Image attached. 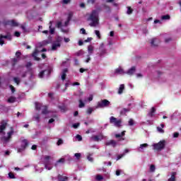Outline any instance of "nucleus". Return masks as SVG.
I'll list each match as a JSON object with an SVG mask.
<instances>
[{
	"label": "nucleus",
	"instance_id": "f257e3e1",
	"mask_svg": "<svg viewBox=\"0 0 181 181\" xmlns=\"http://www.w3.org/2000/svg\"><path fill=\"white\" fill-rule=\"evenodd\" d=\"M101 12V8L98 7L97 9L93 10L88 18V21H90L89 26L91 28H95L100 23L99 15Z\"/></svg>",
	"mask_w": 181,
	"mask_h": 181
},
{
	"label": "nucleus",
	"instance_id": "f03ea898",
	"mask_svg": "<svg viewBox=\"0 0 181 181\" xmlns=\"http://www.w3.org/2000/svg\"><path fill=\"white\" fill-rule=\"evenodd\" d=\"M43 164L45 165V169L47 170H52V169H53V166H52V162L50 161V156H45Z\"/></svg>",
	"mask_w": 181,
	"mask_h": 181
},
{
	"label": "nucleus",
	"instance_id": "7ed1b4c3",
	"mask_svg": "<svg viewBox=\"0 0 181 181\" xmlns=\"http://www.w3.org/2000/svg\"><path fill=\"white\" fill-rule=\"evenodd\" d=\"M153 146V149L156 151H162V149H165V146H166V141L165 140H162L157 144H154Z\"/></svg>",
	"mask_w": 181,
	"mask_h": 181
},
{
	"label": "nucleus",
	"instance_id": "20e7f679",
	"mask_svg": "<svg viewBox=\"0 0 181 181\" xmlns=\"http://www.w3.org/2000/svg\"><path fill=\"white\" fill-rule=\"evenodd\" d=\"M110 104H111V102H110L108 100H102L98 103L96 108H105L107 107H110Z\"/></svg>",
	"mask_w": 181,
	"mask_h": 181
},
{
	"label": "nucleus",
	"instance_id": "39448f33",
	"mask_svg": "<svg viewBox=\"0 0 181 181\" xmlns=\"http://www.w3.org/2000/svg\"><path fill=\"white\" fill-rule=\"evenodd\" d=\"M110 124H114L115 127H117V128H119V127H121V124H122V120L117 119L116 117L112 116L110 117Z\"/></svg>",
	"mask_w": 181,
	"mask_h": 181
},
{
	"label": "nucleus",
	"instance_id": "423d86ee",
	"mask_svg": "<svg viewBox=\"0 0 181 181\" xmlns=\"http://www.w3.org/2000/svg\"><path fill=\"white\" fill-rule=\"evenodd\" d=\"M4 26H12L13 28L18 26L19 24L15 20H8L3 22Z\"/></svg>",
	"mask_w": 181,
	"mask_h": 181
},
{
	"label": "nucleus",
	"instance_id": "0eeeda50",
	"mask_svg": "<svg viewBox=\"0 0 181 181\" xmlns=\"http://www.w3.org/2000/svg\"><path fill=\"white\" fill-rule=\"evenodd\" d=\"M103 139H104V136L103 134L99 135H93L90 137V141H92V142H100V141H103Z\"/></svg>",
	"mask_w": 181,
	"mask_h": 181
},
{
	"label": "nucleus",
	"instance_id": "6e6552de",
	"mask_svg": "<svg viewBox=\"0 0 181 181\" xmlns=\"http://www.w3.org/2000/svg\"><path fill=\"white\" fill-rule=\"evenodd\" d=\"M29 146V141H28L26 139H24L22 141L21 144V148L18 149V152L21 153V152H23L26 148Z\"/></svg>",
	"mask_w": 181,
	"mask_h": 181
},
{
	"label": "nucleus",
	"instance_id": "1a4fd4ad",
	"mask_svg": "<svg viewBox=\"0 0 181 181\" xmlns=\"http://www.w3.org/2000/svg\"><path fill=\"white\" fill-rule=\"evenodd\" d=\"M13 134V131H11L8 132V136H3L1 138V141H3V142H4L5 144L9 142L11 138H12V135Z\"/></svg>",
	"mask_w": 181,
	"mask_h": 181
},
{
	"label": "nucleus",
	"instance_id": "9d476101",
	"mask_svg": "<svg viewBox=\"0 0 181 181\" xmlns=\"http://www.w3.org/2000/svg\"><path fill=\"white\" fill-rule=\"evenodd\" d=\"M6 125H8V123L5 122V121H1V125H0V134L5 135V133L4 131L6 129Z\"/></svg>",
	"mask_w": 181,
	"mask_h": 181
},
{
	"label": "nucleus",
	"instance_id": "9b49d317",
	"mask_svg": "<svg viewBox=\"0 0 181 181\" xmlns=\"http://www.w3.org/2000/svg\"><path fill=\"white\" fill-rule=\"evenodd\" d=\"M61 46L62 44H60V41H59V40H57L54 42L52 43V50H57V48L60 47Z\"/></svg>",
	"mask_w": 181,
	"mask_h": 181
},
{
	"label": "nucleus",
	"instance_id": "f8f14e48",
	"mask_svg": "<svg viewBox=\"0 0 181 181\" xmlns=\"http://www.w3.org/2000/svg\"><path fill=\"white\" fill-rule=\"evenodd\" d=\"M37 54H39V51L37 49H35L33 52L32 56L34 57V60H36V62H40V58L37 57Z\"/></svg>",
	"mask_w": 181,
	"mask_h": 181
},
{
	"label": "nucleus",
	"instance_id": "ddd939ff",
	"mask_svg": "<svg viewBox=\"0 0 181 181\" xmlns=\"http://www.w3.org/2000/svg\"><path fill=\"white\" fill-rule=\"evenodd\" d=\"M155 112H156V108L155 107H153L151 108L150 111L148 113V116L150 117V118H152L155 117Z\"/></svg>",
	"mask_w": 181,
	"mask_h": 181
},
{
	"label": "nucleus",
	"instance_id": "4468645a",
	"mask_svg": "<svg viewBox=\"0 0 181 181\" xmlns=\"http://www.w3.org/2000/svg\"><path fill=\"white\" fill-rule=\"evenodd\" d=\"M105 145L106 146H113V148H115V146H117V141H115V140H110V141H106Z\"/></svg>",
	"mask_w": 181,
	"mask_h": 181
},
{
	"label": "nucleus",
	"instance_id": "2eb2a0df",
	"mask_svg": "<svg viewBox=\"0 0 181 181\" xmlns=\"http://www.w3.org/2000/svg\"><path fill=\"white\" fill-rule=\"evenodd\" d=\"M100 56H104V54H105V53H107V50L105 49H104V43H102L100 45Z\"/></svg>",
	"mask_w": 181,
	"mask_h": 181
},
{
	"label": "nucleus",
	"instance_id": "dca6fc26",
	"mask_svg": "<svg viewBox=\"0 0 181 181\" xmlns=\"http://www.w3.org/2000/svg\"><path fill=\"white\" fill-rule=\"evenodd\" d=\"M158 44H159V40L157 38L151 39V46L156 47V46H158Z\"/></svg>",
	"mask_w": 181,
	"mask_h": 181
},
{
	"label": "nucleus",
	"instance_id": "f3484780",
	"mask_svg": "<svg viewBox=\"0 0 181 181\" xmlns=\"http://www.w3.org/2000/svg\"><path fill=\"white\" fill-rule=\"evenodd\" d=\"M67 71H69L67 68L63 69V71H62V80L63 81H64V80H66V77L67 76V74H66V73H67Z\"/></svg>",
	"mask_w": 181,
	"mask_h": 181
},
{
	"label": "nucleus",
	"instance_id": "a211bd4d",
	"mask_svg": "<svg viewBox=\"0 0 181 181\" xmlns=\"http://www.w3.org/2000/svg\"><path fill=\"white\" fill-rule=\"evenodd\" d=\"M69 180V177H63L60 175H58V181H67Z\"/></svg>",
	"mask_w": 181,
	"mask_h": 181
},
{
	"label": "nucleus",
	"instance_id": "6ab92c4d",
	"mask_svg": "<svg viewBox=\"0 0 181 181\" xmlns=\"http://www.w3.org/2000/svg\"><path fill=\"white\" fill-rule=\"evenodd\" d=\"M168 181H176V172L171 173V177L168 179Z\"/></svg>",
	"mask_w": 181,
	"mask_h": 181
},
{
	"label": "nucleus",
	"instance_id": "aec40b11",
	"mask_svg": "<svg viewBox=\"0 0 181 181\" xmlns=\"http://www.w3.org/2000/svg\"><path fill=\"white\" fill-rule=\"evenodd\" d=\"M0 36L3 39H7L8 40H12V36L11 35V34H7L6 35H4L1 34Z\"/></svg>",
	"mask_w": 181,
	"mask_h": 181
},
{
	"label": "nucleus",
	"instance_id": "412c9836",
	"mask_svg": "<svg viewBox=\"0 0 181 181\" xmlns=\"http://www.w3.org/2000/svg\"><path fill=\"white\" fill-rule=\"evenodd\" d=\"M124 90H125V85L121 84L119 88L118 94H122V93H124Z\"/></svg>",
	"mask_w": 181,
	"mask_h": 181
},
{
	"label": "nucleus",
	"instance_id": "4be33fe9",
	"mask_svg": "<svg viewBox=\"0 0 181 181\" xmlns=\"http://www.w3.org/2000/svg\"><path fill=\"white\" fill-rule=\"evenodd\" d=\"M135 70H136L135 66H132L130 69H129V70L127 71V74H128L129 76H132V74H134V73H135Z\"/></svg>",
	"mask_w": 181,
	"mask_h": 181
},
{
	"label": "nucleus",
	"instance_id": "5701e85b",
	"mask_svg": "<svg viewBox=\"0 0 181 181\" xmlns=\"http://www.w3.org/2000/svg\"><path fill=\"white\" fill-rule=\"evenodd\" d=\"M129 111H131V109H129V108H123L120 111V114H121V115H124V114H127V112H129Z\"/></svg>",
	"mask_w": 181,
	"mask_h": 181
},
{
	"label": "nucleus",
	"instance_id": "b1692460",
	"mask_svg": "<svg viewBox=\"0 0 181 181\" xmlns=\"http://www.w3.org/2000/svg\"><path fill=\"white\" fill-rule=\"evenodd\" d=\"M16 101V98L13 97V96H11L10 98H8L7 103H9L11 104L15 103Z\"/></svg>",
	"mask_w": 181,
	"mask_h": 181
},
{
	"label": "nucleus",
	"instance_id": "393cba45",
	"mask_svg": "<svg viewBox=\"0 0 181 181\" xmlns=\"http://www.w3.org/2000/svg\"><path fill=\"white\" fill-rule=\"evenodd\" d=\"M88 51L89 55L93 54V52H94V47H93V45H89L88 47Z\"/></svg>",
	"mask_w": 181,
	"mask_h": 181
},
{
	"label": "nucleus",
	"instance_id": "a878e982",
	"mask_svg": "<svg viewBox=\"0 0 181 181\" xmlns=\"http://www.w3.org/2000/svg\"><path fill=\"white\" fill-rule=\"evenodd\" d=\"M115 73L116 74H122L124 73V69L121 68L116 69Z\"/></svg>",
	"mask_w": 181,
	"mask_h": 181
},
{
	"label": "nucleus",
	"instance_id": "bb28decb",
	"mask_svg": "<svg viewBox=\"0 0 181 181\" xmlns=\"http://www.w3.org/2000/svg\"><path fill=\"white\" fill-rule=\"evenodd\" d=\"M58 108H59L61 112H66L67 111V108L64 105H59Z\"/></svg>",
	"mask_w": 181,
	"mask_h": 181
},
{
	"label": "nucleus",
	"instance_id": "cd10ccee",
	"mask_svg": "<svg viewBox=\"0 0 181 181\" xmlns=\"http://www.w3.org/2000/svg\"><path fill=\"white\" fill-rule=\"evenodd\" d=\"M18 60L19 59L18 58H13L11 59V63H12L13 67H15V66H16V64L18 63Z\"/></svg>",
	"mask_w": 181,
	"mask_h": 181
},
{
	"label": "nucleus",
	"instance_id": "c85d7f7f",
	"mask_svg": "<svg viewBox=\"0 0 181 181\" xmlns=\"http://www.w3.org/2000/svg\"><path fill=\"white\" fill-rule=\"evenodd\" d=\"M64 162H65L64 158H60L59 160H58L56 162V163L54 164V166H55L56 168H57L59 163H64Z\"/></svg>",
	"mask_w": 181,
	"mask_h": 181
},
{
	"label": "nucleus",
	"instance_id": "c756f323",
	"mask_svg": "<svg viewBox=\"0 0 181 181\" xmlns=\"http://www.w3.org/2000/svg\"><path fill=\"white\" fill-rule=\"evenodd\" d=\"M52 21L49 22V33L50 35H54V28H52Z\"/></svg>",
	"mask_w": 181,
	"mask_h": 181
},
{
	"label": "nucleus",
	"instance_id": "7c9ffc66",
	"mask_svg": "<svg viewBox=\"0 0 181 181\" xmlns=\"http://www.w3.org/2000/svg\"><path fill=\"white\" fill-rule=\"evenodd\" d=\"M42 114H43L44 115H46V114H49V111L47 110V106H44Z\"/></svg>",
	"mask_w": 181,
	"mask_h": 181
},
{
	"label": "nucleus",
	"instance_id": "2f4dec72",
	"mask_svg": "<svg viewBox=\"0 0 181 181\" xmlns=\"http://www.w3.org/2000/svg\"><path fill=\"white\" fill-rule=\"evenodd\" d=\"M132 12H134V9H132L131 6H127V15L132 14Z\"/></svg>",
	"mask_w": 181,
	"mask_h": 181
},
{
	"label": "nucleus",
	"instance_id": "473e14b6",
	"mask_svg": "<svg viewBox=\"0 0 181 181\" xmlns=\"http://www.w3.org/2000/svg\"><path fill=\"white\" fill-rule=\"evenodd\" d=\"M161 19L162 21H169V19H170V16L169 15H165L161 16Z\"/></svg>",
	"mask_w": 181,
	"mask_h": 181
},
{
	"label": "nucleus",
	"instance_id": "72a5a7b5",
	"mask_svg": "<svg viewBox=\"0 0 181 181\" xmlns=\"http://www.w3.org/2000/svg\"><path fill=\"white\" fill-rule=\"evenodd\" d=\"M14 83H16L17 86H19L21 83V79L19 78L14 77L13 78Z\"/></svg>",
	"mask_w": 181,
	"mask_h": 181
},
{
	"label": "nucleus",
	"instance_id": "f704fd0d",
	"mask_svg": "<svg viewBox=\"0 0 181 181\" xmlns=\"http://www.w3.org/2000/svg\"><path fill=\"white\" fill-rule=\"evenodd\" d=\"M21 56H22V52H21L20 51H17L16 52V57L18 60L21 59Z\"/></svg>",
	"mask_w": 181,
	"mask_h": 181
},
{
	"label": "nucleus",
	"instance_id": "c9c22d12",
	"mask_svg": "<svg viewBox=\"0 0 181 181\" xmlns=\"http://www.w3.org/2000/svg\"><path fill=\"white\" fill-rule=\"evenodd\" d=\"M95 179L96 180L101 181L104 179V177L101 175H97Z\"/></svg>",
	"mask_w": 181,
	"mask_h": 181
},
{
	"label": "nucleus",
	"instance_id": "e433bc0d",
	"mask_svg": "<svg viewBox=\"0 0 181 181\" xmlns=\"http://www.w3.org/2000/svg\"><path fill=\"white\" fill-rule=\"evenodd\" d=\"M79 108H83V107H86V104L83 103V100H79Z\"/></svg>",
	"mask_w": 181,
	"mask_h": 181
},
{
	"label": "nucleus",
	"instance_id": "4c0bfd02",
	"mask_svg": "<svg viewBox=\"0 0 181 181\" xmlns=\"http://www.w3.org/2000/svg\"><path fill=\"white\" fill-rule=\"evenodd\" d=\"M63 139H59V140H58V141L57 142V145L58 146H60V145H63Z\"/></svg>",
	"mask_w": 181,
	"mask_h": 181
},
{
	"label": "nucleus",
	"instance_id": "58836bf2",
	"mask_svg": "<svg viewBox=\"0 0 181 181\" xmlns=\"http://www.w3.org/2000/svg\"><path fill=\"white\" fill-rule=\"evenodd\" d=\"M156 169V168L155 167V165H151L150 166V172H155V170Z\"/></svg>",
	"mask_w": 181,
	"mask_h": 181
},
{
	"label": "nucleus",
	"instance_id": "ea45409f",
	"mask_svg": "<svg viewBox=\"0 0 181 181\" xmlns=\"http://www.w3.org/2000/svg\"><path fill=\"white\" fill-rule=\"evenodd\" d=\"M5 45V41H4V38L0 35V46H4Z\"/></svg>",
	"mask_w": 181,
	"mask_h": 181
},
{
	"label": "nucleus",
	"instance_id": "a19ab883",
	"mask_svg": "<svg viewBox=\"0 0 181 181\" xmlns=\"http://www.w3.org/2000/svg\"><path fill=\"white\" fill-rule=\"evenodd\" d=\"M8 177L10 179H16L15 175L13 174V173H8Z\"/></svg>",
	"mask_w": 181,
	"mask_h": 181
},
{
	"label": "nucleus",
	"instance_id": "79ce46f5",
	"mask_svg": "<svg viewBox=\"0 0 181 181\" xmlns=\"http://www.w3.org/2000/svg\"><path fill=\"white\" fill-rule=\"evenodd\" d=\"M95 33L96 35V36L98 37V39H101V35L100 34V31L99 30H95Z\"/></svg>",
	"mask_w": 181,
	"mask_h": 181
},
{
	"label": "nucleus",
	"instance_id": "37998d69",
	"mask_svg": "<svg viewBox=\"0 0 181 181\" xmlns=\"http://www.w3.org/2000/svg\"><path fill=\"white\" fill-rule=\"evenodd\" d=\"M35 110L40 111V105L38 103H35Z\"/></svg>",
	"mask_w": 181,
	"mask_h": 181
},
{
	"label": "nucleus",
	"instance_id": "c03bdc74",
	"mask_svg": "<svg viewBox=\"0 0 181 181\" xmlns=\"http://www.w3.org/2000/svg\"><path fill=\"white\" fill-rule=\"evenodd\" d=\"M93 108L92 107H89V108H88L86 112H87V114H88L90 115H91L93 113Z\"/></svg>",
	"mask_w": 181,
	"mask_h": 181
},
{
	"label": "nucleus",
	"instance_id": "a18cd8bd",
	"mask_svg": "<svg viewBox=\"0 0 181 181\" xmlns=\"http://www.w3.org/2000/svg\"><path fill=\"white\" fill-rule=\"evenodd\" d=\"M53 95H54V93H48V97L49 98H51V100H54V97Z\"/></svg>",
	"mask_w": 181,
	"mask_h": 181
},
{
	"label": "nucleus",
	"instance_id": "49530a36",
	"mask_svg": "<svg viewBox=\"0 0 181 181\" xmlns=\"http://www.w3.org/2000/svg\"><path fill=\"white\" fill-rule=\"evenodd\" d=\"M140 149H144V148H148V144H143L140 145Z\"/></svg>",
	"mask_w": 181,
	"mask_h": 181
},
{
	"label": "nucleus",
	"instance_id": "de8ad7c7",
	"mask_svg": "<svg viewBox=\"0 0 181 181\" xmlns=\"http://www.w3.org/2000/svg\"><path fill=\"white\" fill-rule=\"evenodd\" d=\"M76 139L78 140V141H83V137L81 136V135H80V134H77L76 136Z\"/></svg>",
	"mask_w": 181,
	"mask_h": 181
},
{
	"label": "nucleus",
	"instance_id": "09e8293b",
	"mask_svg": "<svg viewBox=\"0 0 181 181\" xmlns=\"http://www.w3.org/2000/svg\"><path fill=\"white\" fill-rule=\"evenodd\" d=\"M74 156L76 157V159H80V158H81V153H76L74 154Z\"/></svg>",
	"mask_w": 181,
	"mask_h": 181
},
{
	"label": "nucleus",
	"instance_id": "8fccbe9b",
	"mask_svg": "<svg viewBox=\"0 0 181 181\" xmlns=\"http://www.w3.org/2000/svg\"><path fill=\"white\" fill-rule=\"evenodd\" d=\"M157 129H158V132H160V134L165 133V130H163V129H162L161 127H157Z\"/></svg>",
	"mask_w": 181,
	"mask_h": 181
},
{
	"label": "nucleus",
	"instance_id": "3c124183",
	"mask_svg": "<svg viewBox=\"0 0 181 181\" xmlns=\"http://www.w3.org/2000/svg\"><path fill=\"white\" fill-rule=\"evenodd\" d=\"M43 76H45V71H42L39 74V77H40V78H43Z\"/></svg>",
	"mask_w": 181,
	"mask_h": 181
},
{
	"label": "nucleus",
	"instance_id": "603ef678",
	"mask_svg": "<svg viewBox=\"0 0 181 181\" xmlns=\"http://www.w3.org/2000/svg\"><path fill=\"white\" fill-rule=\"evenodd\" d=\"M105 9H107V12H111V8H110V6L104 5Z\"/></svg>",
	"mask_w": 181,
	"mask_h": 181
},
{
	"label": "nucleus",
	"instance_id": "864d4df0",
	"mask_svg": "<svg viewBox=\"0 0 181 181\" xmlns=\"http://www.w3.org/2000/svg\"><path fill=\"white\" fill-rule=\"evenodd\" d=\"M78 127H80V123H75L73 124V128H74L75 129H76V128H78Z\"/></svg>",
	"mask_w": 181,
	"mask_h": 181
},
{
	"label": "nucleus",
	"instance_id": "5fc2aeb1",
	"mask_svg": "<svg viewBox=\"0 0 181 181\" xmlns=\"http://www.w3.org/2000/svg\"><path fill=\"white\" fill-rule=\"evenodd\" d=\"M90 54L87 55V59L86 60V63H90V61L91 60V57H90Z\"/></svg>",
	"mask_w": 181,
	"mask_h": 181
},
{
	"label": "nucleus",
	"instance_id": "6e6d98bb",
	"mask_svg": "<svg viewBox=\"0 0 181 181\" xmlns=\"http://www.w3.org/2000/svg\"><path fill=\"white\" fill-rule=\"evenodd\" d=\"M71 2V0H63L62 1V3L64 4V5H67V4H70Z\"/></svg>",
	"mask_w": 181,
	"mask_h": 181
},
{
	"label": "nucleus",
	"instance_id": "4d7b16f0",
	"mask_svg": "<svg viewBox=\"0 0 181 181\" xmlns=\"http://www.w3.org/2000/svg\"><path fill=\"white\" fill-rule=\"evenodd\" d=\"M129 125H130V127H132V125H134V119H130L129 120Z\"/></svg>",
	"mask_w": 181,
	"mask_h": 181
},
{
	"label": "nucleus",
	"instance_id": "13d9d810",
	"mask_svg": "<svg viewBox=\"0 0 181 181\" xmlns=\"http://www.w3.org/2000/svg\"><path fill=\"white\" fill-rule=\"evenodd\" d=\"M83 54V51H78L75 53V56H81Z\"/></svg>",
	"mask_w": 181,
	"mask_h": 181
},
{
	"label": "nucleus",
	"instance_id": "bf43d9fd",
	"mask_svg": "<svg viewBox=\"0 0 181 181\" xmlns=\"http://www.w3.org/2000/svg\"><path fill=\"white\" fill-rule=\"evenodd\" d=\"M14 36H16V37H19L21 36V33L16 31L14 33Z\"/></svg>",
	"mask_w": 181,
	"mask_h": 181
},
{
	"label": "nucleus",
	"instance_id": "052dcab7",
	"mask_svg": "<svg viewBox=\"0 0 181 181\" xmlns=\"http://www.w3.org/2000/svg\"><path fill=\"white\" fill-rule=\"evenodd\" d=\"M10 88L11 90V93H15L16 90H15V87H13V86L10 85Z\"/></svg>",
	"mask_w": 181,
	"mask_h": 181
},
{
	"label": "nucleus",
	"instance_id": "680f3d73",
	"mask_svg": "<svg viewBox=\"0 0 181 181\" xmlns=\"http://www.w3.org/2000/svg\"><path fill=\"white\" fill-rule=\"evenodd\" d=\"M173 138H179V132H175L173 134Z\"/></svg>",
	"mask_w": 181,
	"mask_h": 181
},
{
	"label": "nucleus",
	"instance_id": "e2e57ef3",
	"mask_svg": "<svg viewBox=\"0 0 181 181\" xmlns=\"http://www.w3.org/2000/svg\"><path fill=\"white\" fill-rule=\"evenodd\" d=\"M81 32L82 35H87V33H86V29L84 28H81Z\"/></svg>",
	"mask_w": 181,
	"mask_h": 181
},
{
	"label": "nucleus",
	"instance_id": "0e129e2a",
	"mask_svg": "<svg viewBox=\"0 0 181 181\" xmlns=\"http://www.w3.org/2000/svg\"><path fill=\"white\" fill-rule=\"evenodd\" d=\"M88 4H95V0H88L87 1Z\"/></svg>",
	"mask_w": 181,
	"mask_h": 181
},
{
	"label": "nucleus",
	"instance_id": "69168bd1",
	"mask_svg": "<svg viewBox=\"0 0 181 181\" xmlns=\"http://www.w3.org/2000/svg\"><path fill=\"white\" fill-rule=\"evenodd\" d=\"M21 29L23 30V32H26V27L23 25H21Z\"/></svg>",
	"mask_w": 181,
	"mask_h": 181
},
{
	"label": "nucleus",
	"instance_id": "338daca9",
	"mask_svg": "<svg viewBox=\"0 0 181 181\" xmlns=\"http://www.w3.org/2000/svg\"><path fill=\"white\" fill-rule=\"evenodd\" d=\"M74 63H75V66H78V59H77L76 58L74 59Z\"/></svg>",
	"mask_w": 181,
	"mask_h": 181
},
{
	"label": "nucleus",
	"instance_id": "774afa93",
	"mask_svg": "<svg viewBox=\"0 0 181 181\" xmlns=\"http://www.w3.org/2000/svg\"><path fill=\"white\" fill-rule=\"evenodd\" d=\"M87 159L89 160L90 162H93V157H91V156H88Z\"/></svg>",
	"mask_w": 181,
	"mask_h": 181
}]
</instances>
